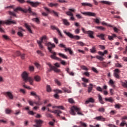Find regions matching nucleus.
Returning <instances> with one entry per match:
<instances>
[{
  "instance_id": "cd10ccee",
  "label": "nucleus",
  "mask_w": 127,
  "mask_h": 127,
  "mask_svg": "<svg viewBox=\"0 0 127 127\" xmlns=\"http://www.w3.org/2000/svg\"><path fill=\"white\" fill-rule=\"evenodd\" d=\"M109 85H111L113 87V88H115V82L113 81V79H111L109 82Z\"/></svg>"
},
{
  "instance_id": "c9c22d12",
  "label": "nucleus",
  "mask_w": 127,
  "mask_h": 127,
  "mask_svg": "<svg viewBox=\"0 0 127 127\" xmlns=\"http://www.w3.org/2000/svg\"><path fill=\"white\" fill-rule=\"evenodd\" d=\"M76 44H77V45L82 47L85 46V45H86V44L84 43L83 42H77Z\"/></svg>"
},
{
  "instance_id": "4468645a",
  "label": "nucleus",
  "mask_w": 127,
  "mask_h": 127,
  "mask_svg": "<svg viewBox=\"0 0 127 127\" xmlns=\"http://www.w3.org/2000/svg\"><path fill=\"white\" fill-rule=\"evenodd\" d=\"M35 123L36 125H34V127H41V125H42V123H43V122L42 120H36Z\"/></svg>"
},
{
  "instance_id": "58836bf2",
  "label": "nucleus",
  "mask_w": 127,
  "mask_h": 127,
  "mask_svg": "<svg viewBox=\"0 0 127 127\" xmlns=\"http://www.w3.org/2000/svg\"><path fill=\"white\" fill-rule=\"evenodd\" d=\"M19 92H20V93H21L23 95H25V94H26V91L23 89L20 88Z\"/></svg>"
},
{
  "instance_id": "4c0bfd02",
  "label": "nucleus",
  "mask_w": 127,
  "mask_h": 127,
  "mask_svg": "<svg viewBox=\"0 0 127 127\" xmlns=\"http://www.w3.org/2000/svg\"><path fill=\"white\" fill-rule=\"evenodd\" d=\"M105 101L107 102H110L111 103H113L114 102V99H113V98L110 97L109 98H105Z\"/></svg>"
},
{
  "instance_id": "ea45409f",
  "label": "nucleus",
  "mask_w": 127,
  "mask_h": 127,
  "mask_svg": "<svg viewBox=\"0 0 127 127\" xmlns=\"http://www.w3.org/2000/svg\"><path fill=\"white\" fill-rule=\"evenodd\" d=\"M98 112H100L101 113H105V109L103 107H101L98 109Z\"/></svg>"
},
{
  "instance_id": "774afa93",
  "label": "nucleus",
  "mask_w": 127,
  "mask_h": 127,
  "mask_svg": "<svg viewBox=\"0 0 127 127\" xmlns=\"http://www.w3.org/2000/svg\"><path fill=\"white\" fill-rule=\"evenodd\" d=\"M80 124L81 126H82V127H87V124H86L85 123H84L83 122H80Z\"/></svg>"
},
{
  "instance_id": "412c9836",
  "label": "nucleus",
  "mask_w": 127,
  "mask_h": 127,
  "mask_svg": "<svg viewBox=\"0 0 127 127\" xmlns=\"http://www.w3.org/2000/svg\"><path fill=\"white\" fill-rule=\"evenodd\" d=\"M30 96H32L33 97H35V98H37L38 100H40V97H39V96L36 94V92L34 91L31 92Z\"/></svg>"
},
{
  "instance_id": "5fc2aeb1",
  "label": "nucleus",
  "mask_w": 127,
  "mask_h": 127,
  "mask_svg": "<svg viewBox=\"0 0 127 127\" xmlns=\"http://www.w3.org/2000/svg\"><path fill=\"white\" fill-rule=\"evenodd\" d=\"M115 108H116V109H121V108H122V105H120V104H116L115 105Z\"/></svg>"
},
{
  "instance_id": "b1692460",
  "label": "nucleus",
  "mask_w": 127,
  "mask_h": 127,
  "mask_svg": "<svg viewBox=\"0 0 127 127\" xmlns=\"http://www.w3.org/2000/svg\"><path fill=\"white\" fill-rule=\"evenodd\" d=\"M115 37H117V35L115 34H113L112 36L108 35V39L111 41L114 40V38H115Z\"/></svg>"
},
{
  "instance_id": "de8ad7c7",
  "label": "nucleus",
  "mask_w": 127,
  "mask_h": 127,
  "mask_svg": "<svg viewBox=\"0 0 127 127\" xmlns=\"http://www.w3.org/2000/svg\"><path fill=\"white\" fill-rule=\"evenodd\" d=\"M96 58L97 59H98V60H100V61H103L104 60V58L100 56H97Z\"/></svg>"
},
{
  "instance_id": "9d476101",
  "label": "nucleus",
  "mask_w": 127,
  "mask_h": 127,
  "mask_svg": "<svg viewBox=\"0 0 127 127\" xmlns=\"http://www.w3.org/2000/svg\"><path fill=\"white\" fill-rule=\"evenodd\" d=\"M0 24H16V21L14 20L0 21Z\"/></svg>"
},
{
  "instance_id": "473e14b6",
  "label": "nucleus",
  "mask_w": 127,
  "mask_h": 127,
  "mask_svg": "<svg viewBox=\"0 0 127 127\" xmlns=\"http://www.w3.org/2000/svg\"><path fill=\"white\" fill-rule=\"evenodd\" d=\"M95 28L99 29V30H102L103 31L106 30V28L103 26H96Z\"/></svg>"
},
{
  "instance_id": "4be33fe9",
  "label": "nucleus",
  "mask_w": 127,
  "mask_h": 127,
  "mask_svg": "<svg viewBox=\"0 0 127 127\" xmlns=\"http://www.w3.org/2000/svg\"><path fill=\"white\" fill-rule=\"evenodd\" d=\"M65 70H66L67 73H68V74H69V75H70V76H74L75 74H74V72L70 71V68L67 67L66 68Z\"/></svg>"
},
{
  "instance_id": "f3484780",
  "label": "nucleus",
  "mask_w": 127,
  "mask_h": 127,
  "mask_svg": "<svg viewBox=\"0 0 127 127\" xmlns=\"http://www.w3.org/2000/svg\"><path fill=\"white\" fill-rule=\"evenodd\" d=\"M96 121H100V122H105L106 121V118H104L103 116H98L96 117L95 118Z\"/></svg>"
},
{
  "instance_id": "39448f33",
  "label": "nucleus",
  "mask_w": 127,
  "mask_h": 127,
  "mask_svg": "<svg viewBox=\"0 0 127 127\" xmlns=\"http://www.w3.org/2000/svg\"><path fill=\"white\" fill-rule=\"evenodd\" d=\"M47 40H48L47 37L44 35L41 38L40 41L39 40L37 41V42L41 49H42V48H43V46H42V43H43L44 42H46Z\"/></svg>"
},
{
  "instance_id": "72a5a7b5",
  "label": "nucleus",
  "mask_w": 127,
  "mask_h": 127,
  "mask_svg": "<svg viewBox=\"0 0 127 127\" xmlns=\"http://www.w3.org/2000/svg\"><path fill=\"white\" fill-rule=\"evenodd\" d=\"M59 56H60V57H62V58H63L64 59H67V56L64 55V54L59 53Z\"/></svg>"
},
{
  "instance_id": "7ed1b4c3",
  "label": "nucleus",
  "mask_w": 127,
  "mask_h": 127,
  "mask_svg": "<svg viewBox=\"0 0 127 127\" xmlns=\"http://www.w3.org/2000/svg\"><path fill=\"white\" fill-rule=\"evenodd\" d=\"M22 78L24 81L25 83H27V81H29L30 85H32V83H33V78L31 77L28 76V73H27L26 71H24L22 74Z\"/></svg>"
},
{
  "instance_id": "680f3d73",
  "label": "nucleus",
  "mask_w": 127,
  "mask_h": 127,
  "mask_svg": "<svg viewBox=\"0 0 127 127\" xmlns=\"http://www.w3.org/2000/svg\"><path fill=\"white\" fill-rule=\"evenodd\" d=\"M110 115H116L117 114V111L116 110H112L110 113Z\"/></svg>"
},
{
  "instance_id": "4d7b16f0",
  "label": "nucleus",
  "mask_w": 127,
  "mask_h": 127,
  "mask_svg": "<svg viewBox=\"0 0 127 127\" xmlns=\"http://www.w3.org/2000/svg\"><path fill=\"white\" fill-rule=\"evenodd\" d=\"M125 125H127L126 121H122V122L120 124V127H125Z\"/></svg>"
},
{
  "instance_id": "2eb2a0df",
  "label": "nucleus",
  "mask_w": 127,
  "mask_h": 127,
  "mask_svg": "<svg viewBox=\"0 0 127 127\" xmlns=\"http://www.w3.org/2000/svg\"><path fill=\"white\" fill-rule=\"evenodd\" d=\"M5 95L7 96L10 100H13V95L11 92L8 91L5 93Z\"/></svg>"
},
{
  "instance_id": "aec40b11",
  "label": "nucleus",
  "mask_w": 127,
  "mask_h": 127,
  "mask_svg": "<svg viewBox=\"0 0 127 127\" xmlns=\"http://www.w3.org/2000/svg\"><path fill=\"white\" fill-rule=\"evenodd\" d=\"M89 103H95V99L91 97L88 99L87 100L85 101V104H89Z\"/></svg>"
},
{
  "instance_id": "a19ab883",
  "label": "nucleus",
  "mask_w": 127,
  "mask_h": 127,
  "mask_svg": "<svg viewBox=\"0 0 127 127\" xmlns=\"http://www.w3.org/2000/svg\"><path fill=\"white\" fill-rule=\"evenodd\" d=\"M37 54L40 55V56H44V54H43V53H42V52H41V51H37Z\"/></svg>"
},
{
  "instance_id": "f257e3e1",
  "label": "nucleus",
  "mask_w": 127,
  "mask_h": 127,
  "mask_svg": "<svg viewBox=\"0 0 127 127\" xmlns=\"http://www.w3.org/2000/svg\"><path fill=\"white\" fill-rule=\"evenodd\" d=\"M45 45L46 46H47L49 52L53 54L51 56V58H52V59H54V60H60V58L56 57V52L52 51L53 48H55V44H51V43L48 42L46 43Z\"/></svg>"
},
{
  "instance_id": "393cba45",
  "label": "nucleus",
  "mask_w": 127,
  "mask_h": 127,
  "mask_svg": "<svg viewBox=\"0 0 127 127\" xmlns=\"http://www.w3.org/2000/svg\"><path fill=\"white\" fill-rule=\"evenodd\" d=\"M100 2H101V3H103V4H108V5H111L112 4V2L108 1L103 0L100 1Z\"/></svg>"
},
{
  "instance_id": "a211bd4d",
  "label": "nucleus",
  "mask_w": 127,
  "mask_h": 127,
  "mask_svg": "<svg viewBox=\"0 0 127 127\" xmlns=\"http://www.w3.org/2000/svg\"><path fill=\"white\" fill-rule=\"evenodd\" d=\"M62 20L64 25H65L66 26H69V25H70V22L68 21L67 19H62Z\"/></svg>"
},
{
  "instance_id": "f704fd0d",
  "label": "nucleus",
  "mask_w": 127,
  "mask_h": 127,
  "mask_svg": "<svg viewBox=\"0 0 127 127\" xmlns=\"http://www.w3.org/2000/svg\"><path fill=\"white\" fill-rule=\"evenodd\" d=\"M64 50L65 52L68 51L70 55H72V54H73V51H72V50L70 48H65Z\"/></svg>"
},
{
  "instance_id": "052dcab7",
  "label": "nucleus",
  "mask_w": 127,
  "mask_h": 127,
  "mask_svg": "<svg viewBox=\"0 0 127 127\" xmlns=\"http://www.w3.org/2000/svg\"><path fill=\"white\" fill-rule=\"evenodd\" d=\"M68 102L69 103H70V104H74L75 103L74 100H73L72 98L68 99Z\"/></svg>"
},
{
  "instance_id": "09e8293b",
  "label": "nucleus",
  "mask_w": 127,
  "mask_h": 127,
  "mask_svg": "<svg viewBox=\"0 0 127 127\" xmlns=\"http://www.w3.org/2000/svg\"><path fill=\"white\" fill-rule=\"evenodd\" d=\"M63 90L64 91V93H71V91L68 90L66 88H63Z\"/></svg>"
},
{
  "instance_id": "864d4df0",
  "label": "nucleus",
  "mask_w": 127,
  "mask_h": 127,
  "mask_svg": "<svg viewBox=\"0 0 127 127\" xmlns=\"http://www.w3.org/2000/svg\"><path fill=\"white\" fill-rule=\"evenodd\" d=\"M47 91L49 93H50V92H51V88L50 87V85L47 86Z\"/></svg>"
},
{
  "instance_id": "49530a36",
  "label": "nucleus",
  "mask_w": 127,
  "mask_h": 127,
  "mask_svg": "<svg viewBox=\"0 0 127 127\" xmlns=\"http://www.w3.org/2000/svg\"><path fill=\"white\" fill-rule=\"evenodd\" d=\"M32 20H33V21H35V22H37V23H39L40 21L38 18H34L32 19Z\"/></svg>"
},
{
  "instance_id": "603ef678",
  "label": "nucleus",
  "mask_w": 127,
  "mask_h": 127,
  "mask_svg": "<svg viewBox=\"0 0 127 127\" xmlns=\"http://www.w3.org/2000/svg\"><path fill=\"white\" fill-rule=\"evenodd\" d=\"M20 114V110H16L15 111L14 115H15V116H18V115H19Z\"/></svg>"
},
{
  "instance_id": "9b49d317",
  "label": "nucleus",
  "mask_w": 127,
  "mask_h": 127,
  "mask_svg": "<svg viewBox=\"0 0 127 127\" xmlns=\"http://www.w3.org/2000/svg\"><path fill=\"white\" fill-rule=\"evenodd\" d=\"M48 112L53 113V114H56L57 115V117H60V114H62V112L59 110L52 111L51 110L49 109V108H48Z\"/></svg>"
},
{
  "instance_id": "1a4fd4ad",
  "label": "nucleus",
  "mask_w": 127,
  "mask_h": 127,
  "mask_svg": "<svg viewBox=\"0 0 127 127\" xmlns=\"http://www.w3.org/2000/svg\"><path fill=\"white\" fill-rule=\"evenodd\" d=\"M64 32L66 35L68 36V37H70V38H74V39H76V40H79V39H80V36H74L69 32H67L66 31H64Z\"/></svg>"
},
{
  "instance_id": "5701e85b",
  "label": "nucleus",
  "mask_w": 127,
  "mask_h": 127,
  "mask_svg": "<svg viewBox=\"0 0 127 127\" xmlns=\"http://www.w3.org/2000/svg\"><path fill=\"white\" fill-rule=\"evenodd\" d=\"M24 26L27 28L30 33H32V30L30 29V26L28 25L27 23L24 24Z\"/></svg>"
},
{
  "instance_id": "c756f323",
  "label": "nucleus",
  "mask_w": 127,
  "mask_h": 127,
  "mask_svg": "<svg viewBox=\"0 0 127 127\" xmlns=\"http://www.w3.org/2000/svg\"><path fill=\"white\" fill-rule=\"evenodd\" d=\"M97 49L96 48V47L93 46L90 50V51L91 53H95L96 51H97Z\"/></svg>"
},
{
  "instance_id": "0e129e2a",
  "label": "nucleus",
  "mask_w": 127,
  "mask_h": 127,
  "mask_svg": "<svg viewBox=\"0 0 127 127\" xmlns=\"http://www.w3.org/2000/svg\"><path fill=\"white\" fill-rule=\"evenodd\" d=\"M74 32L76 34H79V33H80V29L79 28L76 29Z\"/></svg>"
},
{
  "instance_id": "13d9d810",
  "label": "nucleus",
  "mask_w": 127,
  "mask_h": 127,
  "mask_svg": "<svg viewBox=\"0 0 127 127\" xmlns=\"http://www.w3.org/2000/svg\"><path fill=\"white\" fill-rule=\"evenodd\" d=\"M59 47H61L62 48H66V46L63 44H60Z\"/></svg>"
},
{
  "instance_id": "f8f14e48",
  "label": "nucleus",
  "mask_w": 127,
  "mask_h": 127,
  "mask_svg": "<svg viewBox=\"0 0 127 127\" xmlns=\"http://www.w3.org/2000/svg\"><path fill=\"white\" fill-rule=\"evenodd\" d=\"M81 13H82V14H83V15H86L87 16L95 17L96 15L95 13L92 12H81Z\"/></svg>"
},
{
  "instance_id": "ddd939ff",
  "label": "nucleus",
  "mask_w": 127,
  "mask_h": 127,
  "mask_svg": "<svg viewBox=\"0 0 127 127\" xmlns=\"http://www.w3.org/2000/svg\"><path fill=\"white\" fill-rule=\"evenodd\" d=\"M120 72L121 71L120 70V69L118 68H116L114 70V77H115V78H117V79H120V74H119L120 73Z\"/></svg>"
},
{
  "instance_id": "a878e982",
  "label": "nucleus",
  "mask_w": 127,
  "mask_h": 127,
  "mask_svg": "<svg viewBox=\"0 0 127 127\" xmlns=\"http://www.w3.org/2000/svg\"><path fill=\"white\" fill-rule=\"evenodd\" d=\"M93 84L90 83L89 84V86L88 87V92L91 93L92 92V90H93Z\"/></svg>"
},
{
  "instance_id": "37998d69",
  "label": "nucleus",
  "mask_w": 127,
  "mask_h": 127,
  "mask_svg": "<svg viewBox=\"0 0 127 127\" xmlns=\"http://www.w3.org/2000/svg\"><path fill=\"white\" fill-rule=\"evenodd\" d=\"M34 104H35L38 106H41V105H42V103H41V102H40V100L39 99H38V101L37 102H34Z\"/></svg>"
},
{
  "instance_id": "69168bd1",
  "label": "nucleus",
  "mask_w": 127,
  "mask_h": 127,
  "mask_svg": "<svg viewBox=\"0 0 127 127\" xmlns=\"http://www.w3.org/2000/svg\"><path fill=\"white\" fill-rule=\"evenodd\" d=\"M94 21L96 22V23H97V24L100 23V18L94 19Z\"/></svg>"
},
{
  "instance_id": "e433bc0d",
  "label": "nucleus",
  "mask_w": 127,
  "mask_h": 127,
  "mask_svg": "<svg viewBox=\"0 0 127 127\" xmlns=\"http://www.w3.org/2000/svg\"><path fill=\"white\" fill-rule=\"evenodd\" d=\"M34 79L36 82H39V81H40L41 80L40 76H39V75L35 76Z\"/></svg>"
},
{
  "instance_id": "e2e57ef3",
  "label": "nucleus",
  "mask_w": 127,
  "mask_h": 127,
  "mask_svg": "<svg viewBox=\"0 0 127 127\" xmlns=\"http://www.w3.org/2000/svg\"><path fill=\"white\" fill-rule=\"evenodd\" d=\"M81 69H82V70H85L86 71H88V68H87V67H86V66L85 65H82L81 66Z\"/></svg>"
},
{
  "instance_id": "423d86ee",
  "label": "nucleus",
  "mask_w": 127,
  "mask_h": 127,
  "mask_svg": "<svg viewBox=\"0 0 127 127\" xmlns=\"http://www.w3.org/2000/svg\"><path fill=\"white\" fill-rule=\"evenodd\" d=\"M47 65L49 66V67H50V69L48 70L49 72H51L52 70H54V71L57 73H59V72H60V69H58L57 67H55V66H52L51 64L48 63L47 64Z\"/></svg>"
},
{
  "instance_id": "dca6fc26",
  "label": "nucleus",
  "mask_w": 127,
  "mask_h": 127,
  "mask_svg": "<svg viewBox=\"0 0 127 127\" xmlns=\"http://www.w3.org/2000/svg\"><path fill=\"white\" fill-rule=\"evenodd\" d=\"M86 34H88L89 37H90V38H95V37H94V31H87Z\"/></svg>"
},
{
  "instance_id": "0eeeda50",
  "label": "nucleus",
  "mask_w": 127,
  "mask_h": 127,
  "mask_svg": "<svg viewBox=\"0 0 127 127\" xmlns=\"http://www.w3.org/2000/svg\"><path fill=\"white\" fill-rule=\"evenodd\" d=\"M44 9L48 11V12L52 13V14H54V15L56 16V17H59V13L54 11V10H50L49 8H47V7H44Z\"/></svg>"
},
{
  "instance_id": "c85d7f7f",
  "label": "nucleus",
  "mask_w": 127,
  "mask_h": 127,
  "mask_svg": "<svg viewBox=\"0 0 127 127\" xmlns=\"http://www.w3.org/2000/svg\"><path fill=\"white\" fill-rule=\"evenodd\" d=\"M98 99L100 103H101L102 105H104V104H105V102L103 101V98L100 95H98Z\"/></svg>"
},
{
  "instance_id": "338daca9",
  "label": "nucleus",
  "mask_w": 127,
  "mask_h": 127,
  "mask_svg": "<svg viewBox=\"0 0 127 127\" xmlns=\"http://www.w3.org/2000/svg\"><path fill=\"white\" fill-rule=\"evenodd\" d=\"M46 117H47V118H52V115L50 113H47L46 114Z\"/></svg>"
},
{
  "instance_id": "bb28decb",
  "label": "nucleus",
  "mask_w": 127,
  "mask_h": 127,
  "mask_svg": "<svg viewBox=\"0 0 127 127\" xmlns=\"http://www.w3.org/2000/svg\"><path fill=\"white\" fill-rule=\"evenodd\" d=\"M97 37H99L101 40H105V34H101L100 35H98Z\"/></svg>"
},
{
  "instance_id": "f03ea898",
  "label": "nucleus",
  "mask_w": 127,
  "mask_h": 127,
  "mask_svg": "<svg viewBox=\"0 0 127 127\" xmlns=\"http://www.w3.org/2000/svg\"><path fill=\"white\" fill-rule=\"evenodd\" d=\"M18 10L23 11V12H24L25 13L29 12V13H30L31 15H33V16H36L37 15V13L32 11V9L30 7H29L28 9H23L21 7H17L14 9V11H15V12H17Z\"/></svg>"
},
{
  "instance_id": "8fccbe9b",
  "label": "nucleus",
  "mask_w": 127,
  "mask_h": 127,
  "mask_svg": "<svg viewBox=\"0 0 127 127\" xmlns=\"http://www.w3.org/2000/svg\"><path fill=\"white\" fill-rule=\"evenodd\" d=\"M51 28L53 29V30H57V31L59 29L57 27H56L55 26H51Z\"/></svg>"
},
{
  "instance_id": "c03bdc74",
  "label": "nucleus",
  "mask_w": 127,
  "mask_h": 127,
  "mask_svg": "<svg viewBox=\"0 0 127 127\" xmlns=\"http://www.w3.org/2000/svg\"><path fill=\"white\" fill-rule=\"evenodd\" d=\"M122 86H123V87H124V88H127V81H124L122 83Z\"/></svg>"
},
{
  "instance_id": "2f4dec72",
  "label": "nucleus",
  "mask_w": 127,
  "mask_h": 127,
  "mask_svg": "<svg viewBox=\"0 0 127 127\" xmlns=\"http://www.w3.org/2000/svg\"><path fill=\"white\" fill-rule=\"evenodd\" d=\"M109 64H111V62H109L107 63L105 62H103L102 63V64L103 65V67H105V68H106V67H108V65H109Z\"/></svg>"
},
{
  "instance_id": "a18cd8bd",
  "label": "nucleus",
  "mask_w": 127,
  "mask_h": 127,
  "mask_svg": "<svg viewBox=\"0 0 127 127\" xmlns=\"http://www.w3.org/2000/svg\"><path fill=\"white\" fill-rule=\"evenodd\" d=\"M82 80L85 83H89V79L85 78V77H82L81 78Z\"/></svg>"
},
{
  "instance_id": "6e6d98bb",
  "label": "nucleus",
  "mask_w": 127,
  "mask_h": 127,
  "mask_svg": "<svg viewBox=\"0 0 127 127\" xmlns=\"http://www.w3.org/2000/svg\"><path fill=\"white\" fill-rule=\"evenodd\" d=\"M75 16L78 19H81L82 18H83V17H82V16H81V15L80 14H76Z\"/></svg>"
},
{
  "instance_id": "7c9ffc66",
  "label": "nucleus",
  "mask_w": 127,
  "mask_h": 127,
  "mask_svg": "<svg viewBox=\"0 0 127 127\" xmlns=\"http://www.w3.org/2000/svg\"><path fill=\"white\" fill-rule=\"evenodd\" d=\"M49 5L51 7H53V6L56 7L58 6V3H54L53 2H51L49 3Z\"/></svg>"
},
{
  "instance_id": "20e7f679",
  "label": "nucleus",
  "mask_w": 127,
  "mask_h": 127,
  "mask_svg": "<svg viewBox=\"0 0 127 127\" xmlns=\"http://www.w3.org/2000/svg\"><path fill=\"white\" fill-rule=\"evenodd\" d=\"M76 113H77L78 116H84V114L81 113V109L75 106H72L70 112V115H72V116H76V115H77Z\"/></svg>"
},
{
  "instance_id": "79ce46f5",
  "label": "nucleus",
  "mask_w": 127,
  "mask_h": 127,
  "mask_svg": "<svg viewBox=\"0 0 127 127\" xmlns=\"http://www.w3.org/2000/svg\"><path fill=\"white\" fill-rule=\"evenodd\" d=\"M65 13L66 15H68V16H73V13L70 11L65 12Z\"/></svg>"
},
{
  "instance_id": "3c124183",
  "label": "nucleus",
  "mask_w": 127,
  "mask_h": 127,
  "mask_svg": "<svg viewBox=\"0 0 127 127\" xmlns=\"http://www.w3.org/2000/svg\"><path fill=\"white\" fill-rule=\"evenodd\" d=\"M59 61H61V63L62 65H64V66H66V64H67V63H66L65 62H64V61H62L61 60V59H60L59 60H58Z\"/></svg>"
},
{
  "instance_id": "bf43d9fd",
  "label": "nucleus",
  "mask_w": 127,
  "mask_h": 127,
  "mask_svg": "<svg viewBox=\"0 0 127 127\" xmlns=\"http://www.w3.org/2000/svg\"><path fill=\"white\" fill-rule=\"evenodd\" d=\"M97 91H98L99 92H103V89L101 88V87L98 86L96 88Z\"/></svg>"
},
{
  "instance_id": "6e6552de",
  "label": "nucleus",
  "mask_w": 127,
  "mask_h": 127,
  "mask_svg": "<svg viewBox=\"0 0 127 127\" xmlns=\"http://www.w3.org/2000/svg\"><path fill=\"white\" fill-rule=\"evenodd\" d=\"M26 2L27 3H29V4L31 5L33 7H37V6H39V5L41 3L40 2H34L30 0H27Z\"/></svg>"
},
{
  "instance_id": "6ab92c4d",
  "label": "nucleus",
  "mask_w": 127,
  "mask_h": 127,
  "mask_svg": "<svg viewBox=\"0 0 127 127\" xmlns=\"http://www.w3.org/2000/svg\"><path fill=\"white\" fill-rule=\"evenodd\" d=\"M82 6H89V7H93V4L90 3L88 2H82L81 3Z\"/></svg>"
}]
</instances>
